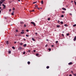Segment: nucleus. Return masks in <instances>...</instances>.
<instances>
[{
	"instance_id": "62",
	"label": "nucleus",
	"mask_w": 76,
	"mask_h": 76,
	"mask_svg": "<svg viewBox=\"0 0 76 76\" xmlns=\"http://www.w3.org/2000/svg\"><path fill=\"white\" fill-rule=\"evenodd\" d=\"M17 35H15V36H16L17 37Z\"/></svg>"
},
{
	"instance_id": "53",
	"label": "nucleus",
	"mask_w": 76,
	"mask_h": 76,
	"mask_svg": "<svg viewBox=\"0 0 76 76\" xmlns=\"http://www.w3.org/2000/svg\"><path fill=\"white\" fill-rule=\"evenodd\" d=\"M22 32H24V30H23L22 31Z\"/></svg>"
},
{
	"instance_id": "55",
	"label": "nucleus",
	"mask_w": 76,
	"mask_h": 76,
	"mask_svg": "<svg viewBox=\"0 0 76 76\" xmlns=\"http://www.w3.org/2000/svg\"><path fill=\"white\" fill-rule=\"evenodd\" d=\"M51 47H54V45H52Z\"/></svg>"
},
{
	"instance_id": "26",
	"label": "nucleus",
	"mask_w": 76,
	"mask_h": 76,
	"mask_svg": "<svg viewBox=\"0 0 76 76\" xmlns=\"http://www.w3.org/2000/svg\"><path fill=\"white\" fill-rule=\"evenodd\" d=\"M62 13H65V12L64 11H62Z\"/></svg>"
},
{
	"instance_id": "28",
	"label": "nucleus",
	"mask_w": 76,
	"mask_h": 76,
	"mask_svg": "<svg viewBox=\"0 0 76 76\" xmlns=\"http://www.w3.org/2000/svg\"><path fill=\"white\" fill-rule=\"evenodd\" d=\"M61 17H62V18H63V17H64V15H62L61 16Z\"/></svg>"
},
{
	"instance_id": "39",
	"label": "nucleus",
	"mask_w": 76,
	"mask_h": 76,
	"mask_svg": "<svg viewBox=\"0 0 76 76\" xmlns=\"http://www.w3.org/2000/svg\"><path fill=\"white\" fill-rule=\"evenodd\" d=\"M1 1H2L3 2H4V1H5V0H1Z\"/></svg>"
},
{
	"instance_id": "29",
	"label": "nucleus",
	"mask_w": 76,
	"mask_h": 76,
	"mask_svg": "<svg viewBox=\"0 0 76 76\" xmlns=\"http://www.w3.org/2000/svg\"><path fill=\"white\" fill-rule=\"evenodd\" d=\"M74 2L75 3V5H76V2L74 1Z\"/></svg>"
},
{
	"instance_id": "48",
	"label": "nucleus",
	"mask_w": 76,
	"mask_h": 76,
	"mask_svg": "<svg viewBox=\"0 0 76 76\" xmlns=\"http://www.w3.org/2000/svg\"><path fill=\"white\" fill-rule=\"evenodd\" d=\"M23 40H24V41H25V40H26V39H23Z\"/></svg>"
},
{
	"instance_id": "38",
	"label": "nucleus",
	"mask_w": 76,
	"mask_h": 76,
	"mask_svg": "<svg viewBox=\"0 0 76 76\" xmlns=\"http://www.w3.org/2000/svg\"><path fill=\"white\" fill-rule=\"evenodd\" d=\"M23 54H25V52H23Z\"/></svg>"
},
{
	"instance_id": "24",
	"label": "nucleus",
	"mask_w": 76,
	"mask_h": 76,
	"mask_svg": "<svg viewBox=\"0 0 76 76\" xmlns=\"http://www.w3.org/2000/svg\"><path fill=\"white\" fill-rule=\"evenodd\" d=\"M26 36L27 37H29V35L26 34Z\"/></svg>"
},
{
	"instance_id": "22",
	"label": "nucleus",
	"mask_w": 76,
	"mask_h": 76,
	"mask_svg": "<svg viewBox=\"0 0 76 76\" xmlns=\"http://www.w3.org/2000/svg\"><path fill=\"white\" fill-rule=\"evenodd\" d=\"M43 1H41V4H43Z\"/></svg>"
},
{
	"instance_id": "27",
	"label": "nucleus",
	"mask_w": 76,
	"mask_h": 76,
	"mask_svg": "<svg viewBox=\"0 0 76 76\" xmlns=\"http://www.w3.org/2000/svg\"><path fill=\"white\" fill-rule=\"evenodd\" d=\"M66 35L67 36H69V33H67V34H66Z\"/></svg>"
},
{
	"instance_id": "2",
	"label": "nucleus",
	"mask_w": 76,
	"mask_h": 76,
	"mask_svg": "<svg viewBox=\"0 0 76 76\" xmlns=\"http://www.w3.org/2000/svg\"><path fill=\"white\" fill-rule=\"evenodd\" d=\"M31 24H32V25H34V26H35L36 25H35V23H34V22H31Z\"/></svg>"
},
{
	"instance_id": "21",
	"label": "nucleus",
	"mask_w": 76,
	"mask_h": 76,
	"mask_svg": "<svg viewBox=\"0 0 76 76\" xmlns=\"http://www.w3.org/2000/svg\"><path fill=\"white\" fill-rule=\"evenodd\" d=\"M25 33L24 32H21V34H24Z\"/></svg>"
},
{
	"instance_id": "35",
	"label": "nucleus",
	"mask_w": 76,
	"mask_h": 76,
	"mask_svg": "<svg viewBox=\"0 0 76 76\" xmlns=\"http://www.w3.org/2000/svg\"><path fill=\"white\" fill-rule=\"evenodd\" d=\"M71 73H72V74H73V71H71Z\"/></svg>"
},
{
	"instance_id": "18",
	"label": "nucleus",
	"mask_w": 76,
	"mask_h": 76,
	"mask_svg": "<svg viewBox=\"0 0 76 76\" xmlns=\"http://www.w3.org/2000/svg\"><path fill=\"white\" fill-rule=\"evenodd\" d=\"M61 24H63V22L62 21L61 22Z\"/></svg>"
},
{
	"instance_id": "61",
	"label": "nucleus",
	"mask_w": 76,
	"mask_h": 76,
	"mask_svg": "<svg viewBox=\"0 0 76 76\" xmlns=\"http://www.w3.org/2000/svg\"><path fill=\"white\" fill-rule=\"evenodd\" d=\"M0 13H1V10H0Z\"/></svg>"
},
{
	"instance_id": "63",
	"label": "nucleus",
	"mask_w": 76,
	"mask_h": 76,
	"mask_svg": "<svg viewBox=\"0 0 76 76\" xmlns=\"http://www.w3.org/2000/svg\"><path fill=\"white\" fill-rule=\"evenodd\" d=\"M73 1H71V2L73 3Z\"/></svg>"
},
{
	"instance_id": "4",
	"label": "nucleus",
	"mask_w": 76,
	"mask_h": 76,
	"mask_svg": "<svg viewBox=\"0 0 76 76\" xmlns=\"http://www.w3.org/2000/svg\"><path fill=\"white\" fill-rule=\"evenodd\" d=\"M76 36H75V37H74V41H76Z\"/></svg>"
},
{
	"instance_id": "5",
	"label": "nucleus",
	"mask_w": 76,
	"mask_h": 76,
	"mask_svg": "<svg viewBox=\"0 0 76 76\" xmlns=\"http://www.w3.org/2000/svg\"><path fill=\"white\" fill-rule=\"evenodd\" d=\"M72 62H70L68 63L69 65H71L72 64Z\"/></svg>"
},
{
	"instance_id": "3",
	"label": "nucleus",
	"mask_w": 76,
	"mask_h": 76,
	"mask_svg": "<svg viewBox=\"0 0 76 76\" xmlns=\"http://www.w3.org/2000/svg\"><path fill=\"white\" fill-rule=\"evenodd\" d=\"M22 49V48L21 47H20L19 48H18V50H21Z\"/></svg>"
},
{
	"instance_id": "8",
	"label": "nucleus",
	"mask_w": 76,
	"mask_h": 76,
	"mask_svg": "<svg viewBox=\"0 0 76 76\" xmlns=\"http://www.w3.org/2000/svg\"><path fill=\"white\" fill-rule=\"evenodd\" d=\"M3 3V2L2 1H0V4H2Z\"/></svg>"
},
{
	"instance_id": "43",
	"label": "nucleus",
	"mask_w": 76,
	"mask_h": 76,
	"mask_svg": "<svg viewBox=\"0 0 76 76\" xmlns=\"http://www.w3.org/2000/svg\"><path fill=\"white\" fill-rule=\"evenodd\" d=\"M5 8H6V7H3V9H5Z\"/></svg>"
},
{
	"instance_id": "10",
	"label": "nucleus",
	"mask_w": 76,
	"mask_h": 76,
	"mask_svg": "<svg viewBox=\"0 0 76 76\" xmlns=\"http://www.w3.org/2000/svg\"><path fill=\"white\" fill-rule=\"evenodd\" d=\"M57 28H59V27H60V25H57Z\"/></svg>"
},
{
	"instance_id": "58",
	"label": "nucleus",
	"mask_w": 76,
	"mask_h": 76,
	"mask_svg": "<svg viewBox=\"0 0 76 76\" xmlns=\"http://www.w3.org/2000/svg\"><path fill=\"white\" fill-rule=\"evenodd\" d=\"M46 41H48V39H47L46 40Z\"/></svg>"
},
{
	"instance_id": "17",
	"label": "nucleus",
	"mask_w": 76,
	"mask_h": 76,
	"mask_svg": "<svg viewBox=\"0 0 76 76\" xmlns=\"http://www.w3.org/2000/svg\"><path fill=\"white\" fill-rule=\"evenodd\" d=\"M20 23L21 24H23L24 23L23 22H20Z\"/></svg>"
},
{
	"instance_id": "54",
	"label": "nucleus",
	"mask_w": 76,
	"mask_h": 76,
	"mask_svg": "<svg viewBox=\"0 0 76 76\" xmlns=\"http://www.w3.org/2000/svg\"><path fill=\"white\" fill-rule=\"evenodd\" d=\"M19 35H17V37H19Z\"/></svg>"
},
{
	"instance_id": "40",
	"label": "nucleus",
	"mask_w": 76,
	"mask_h": 76,
	"mask_svg": "<svg viewBox=\"0 0 76 76\" xmlns=\"http://www.w3.org/2000/svg\"><path fill=\"white\" fill-rule=\"evenodd\" d=\"M47 46H48V45H46L45 46V47H47Z\"/></svg>"
},
{
	"instance_id": "11",
	"label": "nucleus",
	"mask_w": 76,
	"mask_h": 76,
	"mask_svg": "<svg viewBox=\"0 0 76 76\" xmlns=\"http://www.w3.org/2000/svg\"><path fill=\"white\" fill-rule=\"evenodd\" d=\"M64 26H66V27H67V26H68V25L67 24H64Z\"/></svg>"
},
{
	"instance_id": "32",
	"label": "nucleus",
	"mask_w": 76,
	"mask_h": 76,
	"mask_svg": "<svg viewBox=\"0 0 76 76\" xmlns=\"http://www.w3.org/2000/svg\"><path fill=\"white\" fill-rule=\"evenodd\" d=\"M48 20H50V18H48Z\"/></svg>"
},
{
	"instance_id": "52",
	"label": "nucleus",
	"mask_w": 76,
	"mask_h": 76,
	"mask_svg": "<svg viewBox=\"0 0 76 76\" xmlns=\"http://www.w3.org/2000/svg\"><path fill=\"white\" fill-rule=\"evenodd\" d=\"M69 76H72V75L70 74L69 75Z\"/></svg>"
},
{
	"instance_id": "15",
	"label": "nucleus",
	"mask_w": 76,
	"mask_h": 76,
	"mask_svg": "<svg viewBox=\"0 0 76 76\" xmlns=\"http://www.w3.org/2000/svg\"><path fill=\"white\" fill-rule=\"evenodd\" d=\"M47 69H49L50 68V67L48 66L46 67Z\"/></svg>"
},
{
	"instance_id": "44",
	"label": "nucleus",
	"mask_w": 76,
	"mask_h": 76,
	"mask_svg": "<svg viewBox=\"0 0 76 76\" xmlns=\"http://www.w3.org/2000/svg\"><path fill=\"white\" fill-rule=\"evenodd\" d=\"M62 36H63V37H64V34H62Z\"/></svg>"
},
{
	"instance_id": "42",
	"label": "nucleus",
	"mask_w": 76,
	"mask_h": 76,
	"mask_svg": "<svg viewBox=\"0 0 76 76\" xmlns=\"http://www.w3.org/2000/svg\"><path fill=\"white\" fill-rule=\"evenodd\" d=\"M59 22H60V20H58V23H59Z\"/></svg>"
},
{
	"instance_id": "50",
	"label": "nucleus",
	"mask_w": 76,
	"mask_h": 76,
	"mask_svg": "<svg viewBox=\"0 0 76 76\" xmlns=\"http://www.w3.org/2000/svg\"><path fill=\"white\" fill-rule=\"evenodd\" d=\"M7 17H5V19H7Z\"/></svg>"
},
{
	"instance_id": "49",
	"label": "nucleus",
	"mask_w": 76,
	"mask_h": 76,
	"mask_svg": "<svg viewBox=\"0 0 76 76\" xmlns=\"http://www.w3.org/2000/svg\"><path fill=\"white\" fill-rule=\"evenodd\" d=\"M58 41H56V43H58Z\"/></svg>"
},
{
	"instance_id": "16",
	"label": "nucleus",
	"mask_w": 76,
	"mask_h": 76,
	"mask_svg": "<svg viewBox=\"0 0 76 76\" xmlns=\"http://www.w3.org/2000/svg\"><path fill=\"white\" fill-rule=\"evenodd\" d=\"M36 56H39V54L38 53H37L36 54Z\"/></svg>"
},
{
	"instance_id": "37",
	"label": "nucleus",
	"mask_w": 76,
	"mask_h": 76,
	"mask_svg": "<svg viewBox=\"0 0 76 76\" xmlns=\"http://www.w3.org/2000/svg\"><path fill=\"white\" fill-rule=\"evenodd\" d=\"M12 15H14V13H11Z\"/></svg>"
},
{
	"instance_id": "51",
	"label": "nucleus",
	"mask_w": 76,
	"mask_h": 76,
	"mask_svg": "<svg viewBox=\"0 0 76 76\" xmlns=\"http://www.w3.org/2000/svg\"><path fill=\"white\" fill-rule=\"evenodd\" d=\"M31 12H34V10H32Z\"/></svg>"
},
{
	"instance_id": "57",
	"label": "nucleus",
	"mask_w": 76,
	"mask_h": 76,
	"mask_svg": "<svg viewBox=\"0 0 76 76\" xmlns=\"http://www.w3.org/2000/svg\"><path fill=\"white\" fill-rule=\"evenodd\" d=\"M73 75H76V74H73Z\"/></svg>"
},
{
	"instance_id": "23",
	"label": "nucleus",
	"mask_w": 76,
	"mask_h": 76,
	"mask_svg": "<svg viewBox=\"0 0 76 76\" xmlns=\"http://www.w3.org/2000/svg\"><path fill=\"white\" fill-rule=\"evenodd\" d=\"M73 26H76V24H74L73 25Z\"/></svg>"
},
{
	"instance_id": "64",
	"label": "nucleus",
	"mask_w": 76,
	"mask_h": 76,
	"mask_svg": "<svg viewBox=\"0 0 76 76\" xmlns=\"http://www.w3.org/2000/svg\"><path fill=\"white\" fill-rule=\"evenodd\" d=\"M10 11H11V9L10 10Z\"/></svg>"
},
{
	"instance_id": "60",
	"label": "nucleus",
	"mask_w": 76,
	"mask_h": 76,
	"mask_svg": "<svg viewBox=\"0 0 76 76\" xmlns=\"http://www.w3.org/2000/svg\"><path fill=\"white\" fill-rule=\"evenodd\" d=\"M16 32H18V30H16Z\"/></svg>"
},
{
	"instance_id": "7",
	"label": "nucleus",
	"mask_w": 76,
	"mask_h": 76,
	"mask_svg": "<svg viewBox=\"0 0 76 76\" xmlns=\"http://www.w3.org/2000/svg\"><path fill=\"white\" fill-rule=\"evenodd\" d=\"M32 39L33 41H35V39H34V38L32 37Z\"/></svg>"
},
{
	"instance_id": "56",
	"label": "nucleus",
	"mask_w": 76,
	"mask_h": 76,
	"mask_svg": "<svg viewBox=\"0 0 76 76\" xmlns=\"http://www.w3.org/2000/svg\"><path fill=\"white\" fill-rule=\"evenodd\" d=\"M36 51V50H34V52H35Z\"/></svg>"
},
{
	"instance_id": "19",
	"label": "nucleus",
	"mask_w": 76,
	"mask_h": 76,
	"mask_svg": "<svg viewBox=\"0 0 76 76\" xmlns=\"http://www.w3.org/2000/svg\"><path fill=\"white\" fill-rule=\"evenodd\" d=\"M2 6H4V7H6V5H5L4 4H3Z\"/></svg>"
},
{
	"instance_id": "36",
	"label": "nucleus",
	"mask_w": 76,
	"mask_h": 76,
	"mask_svg": "<svg viewBox=\"0 0 76 76\" xmlns=\"http://www.w3.org/2000/svg\"><path fill=\"white\" fill-rule=\"evenodd\" d=\"M48 50L49 51H51V48H49Z\"/></svg>"
},
{
	"instance_id": "14",
	"label": "nucleus",
	"mask_w": 76,
	"mask_h": 76,
	"mask_svg": "<svg viewBox=\"0 0 76 76\" xmlns=\"http://www.w3.org/2000/svg\"><path fill=\"white\" fill-rule=\"evenodd\" d=\"M23 47H26V44H25L23 45Z\"/></svg>"
},
{
	"instance_id": "33",
	"label": "nucleus",
	"mask_w": 76,
	"mask_h": 76,
	"mask_svg": "<svg viewBox=\"0 0 76 76\" xmlns=\"http://www.w3.org/2000/svg\"><path fill=\"white\" fill-rule=\"evenodd\" d=\"M24 27H26V24H24Z\"/></svg>"
},
{
	"instance_id": "9",
	"label": "nucleus",
	"mask_w": 76,
	"mask_h": 76,
	"mask_svg": "<svg viewBox=\"0 0 76 76\" xmlns=\"http://www.w3.org/2000/svg\"><path fill=\"white\" fill-rule=\"evenodd\" d=\"M27 63L28 64H30V63H31V62H30V61H28Z\"/></svg>"
},
{
	"instance_id": "31",
	"label": "nucleus",
	"mask_w": 76,
	"mask_h": 76,
	"mask_svg": "<svg viewBox=\"0 0 76 76\" xmlns=\"http://www.w3.org/2000/svg\"><path fill=\"white\" fill-rule=\"evenodd\" d=\"M26 32H29V30H28V29H27L26 30Z\"/></svg>"
},
{
	"instance_id": "30",
	"label": "nucleus",
	"mask_w": 76,
	"mask_h": 76,
	"mask_svg": "<svg viewBox=\"0 0 76 76\" xmlns=\"http://www.w3.org/2000/svg\"><path fill=\"white\" fill-rule=\"evenodd\" d=\"M12 10H15V8H13L12 9Z\"/></svg>"
},
{
	"instance_id": "59",
	"label": "nucleus",
	"mask_w": 76,
	"mask_h": 76,
	"mask_svg": "<svg viewBox=\"0 0 76 76\" xmlns=\"http://www.w3.org/2000/svg\"><path fill=\"white\" fill-rule=\"evenodd\" d=\"M39 9H42V8H39Z\"/></svg>"
},
{
	"instance_id": "34",
	"label": "nucleus",
	"mask_w": 76,
	"mask_h": 76,
	"mask_svg": "<svg viewBox=\"0 0 76 76\" xmlns=\"http://www.w3.org/2000/svg\"><path fill=\"white\" fill-rule=\"evenodd\" d=\"M20 44L21 45H22V44H22V43H20Z\"/></svg>"
},
{
	"instance_id": "13",
	"label": "nucleus",
	"mask_w": 76,
	"mask_h": 76,
	"mask_svg": "<svg viewBox=\"0 0 76 76\" xmlns=\"http://www.w3.org/2000/svg\"><path fill=\"white\" fill-rule=\"evenodd\" d=\"M8 53H9V54H11V51H9Z\"/></svg>"
},
{
	"instance_id": "12",
	"label": "nucleus",
	"mask_w": 76,
	"mask_h": 76,
	"mask_svg": "<svg viewBox=\"0 0 76 76\" xmlns=\"http://www.w3.org/2000/svg\"><path fill=\"white\" fill-rule=\"evenodd\" d=\"M6 44H9V41H6Z\"/></svg>"
},
{
	"instance_id": "1",
	"label": "nucleus",
	"mask_w": 76,
	"mask_h": 76,
	"mask_svg": "<svg viewBox=\"0 0 76 76\" xmlns=\"http://www.w3.org/2000/svg\"><path fill=\"white\" fill-rule=\"evenodd\" d=\"M38 6L37 5H35V9H38V10H39V8L38 7Z\"/></svg>"
},
{
	"instance_id": "41",
	"label": "nucleus",
	"mask_w": 76,
	"mask_h": 76,
	"mask_svg": "<svg viewBox=\"0 0 76 76\" xmlns=\"http://www.w3.org/2000/svg\"><path fill=\"white\" fill-rule=\"evenodd\" d=\"M69 15H70L71 16H72V13H69Z\"/></svg>"
},
{
	"instance_id": "47",
	"label": "nucleus",
	"mask_w": 76,
	"mask_h": 76,
	"mask_svg": "<svg viewBox=\"0 0 76 76\" xmlns=\"http://www.w3.org/2000/svg\"><path fill=\"white\" fill-rule=\"evenodd\" d=\"M35 34L36 35H37V34H38V33H35Z\"/></svg>"
},
{
	"instance_id": "20",
	"label": "nucleus",
	"mask_w": 76,
	"mask_h": 76,
	"mask_svg": "<svg viewBox=\"0 0 76 76\" xmlns=\"http://www.w3.org/2000/svg\"><path fill=\"white\" fill-rule=\"evenodd\" d=\"M12 48H13V49H14V50H15V47H14V46L12 47Z\"/></svg>"
},
{
	"instance_id": "45",
	"label": "nucleus",
	"mask_w": 76,
	"mask_h": 76,
	"mask_svg": "<svg viewBox=\"0 0 76 76\" xmlns=\"http://www.w3.org/2000/svg\"><path fill=\"white\" fill-rule=\"evenodd\" d=\"M28 52L29 53L30 52H31V50H28Z\"/></svg>"
},
{
	"instance_id": "46",
	"label": "nucleus",
	"mask_w": 76,
	"mask_h": 76,
	"mask_svg": "<svg viewBox=\"0 0 76 76\" xmlns=\"http://www.w3.org/2000/svg\"><path fill=\"white\" fill-rule=\"evenodd\" d=\"M16 42L15 41L14 42V44H16Z\"/></svg>"
},
{
	"instance_id": "6",
	"label": "nucleus",
	"mask_w": 76,
	"mask_h": 76,
	"mask_svg": "<svg viewBox=\"0 0 76 76\" xmlns=\"http://www.w3.org/2000/svg\"><path fill=\"white\" fill-rule=\"evenodd\" d=\"M62 9L64 10H66V9L64 8H62Z\"/></svg>"
},
{
	"instance_id": "25",
	"label": "nucleus",
	"mask_w": 76,
	"mask_h": 76,
	"mask_svg": "<svg viewBox=\"0 0 76 76\" xmlns=\"http://www.w3.org/2000/svg\"><path fill=\"white\" fill-rule=\"evenodd\" d=\"M37 1L34 2L33 3V4H35V3H37Z\"/></svg>"
}]
</instances>
